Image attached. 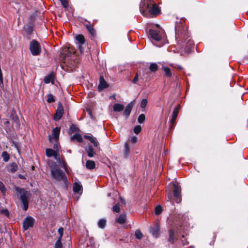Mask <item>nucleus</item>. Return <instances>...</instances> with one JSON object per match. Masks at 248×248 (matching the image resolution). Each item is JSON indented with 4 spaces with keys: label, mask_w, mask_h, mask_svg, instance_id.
I'll return each instance as SVG.
<instances>
[{
    "label": "nucleus",
    "mask_w": 248,
    "mask_h": 248,
    "mask_svg": "<svg viewBox=\"0 0 248 248\" xmlns=\"http://www.w3.org/2000/svg\"><path fill=\"white\" fill-rule=\"evenodd\" d=\"M162 211V209L161 206L158 205L155 208V213L157 215H159Z\"/></svg>",
    "instance_id": "obj_39"
},
{
    "label": "nucleus",
    "mask_w": 248,
    "mask_h": 248,
    "mask_svg": "<svg viewBox=\"0 0 248 248\" xmlns=\"http://www.w3.org/2000/svg\"><path fill=\"white\" fill-rule=\"evenodd\" d=\"M60 0L61 2L62 6L66 8L68 6V2L67 0Z\"/></svg>",
    "instance_id": "obj_43"
},
{
    "label": "nucleus",
    "mask_w": 248,
    "mask_h": 248,
    "mask_svg": "<svg viewBox=\"0 0 248 248\" xmlns=\"http://www.w3.org/2000/svg\"><path fill=\"white\" fill-rule=\"evenodd\" d=\"M54 158L56 159V160L57 161V162L58 164V165L60 167H61L62 168H65V163L64 160L62 159V158H61L60 157L59 153L58 154L55 155V157H54Z\"/></svg>",
    "instance_id": "obj_12"
},
{
    "label": "nucleus",
    "mask_w": 248,
    "mask_h": 248,
    "mask_svg": "<svg viewBox=\"0 0 248 248\" xmlns=\"http://www.w3.org/2000/svg\"><path fill=\"white\" fill-rule=\"evenodd\" d=\"M141 130V127L140 125H138L136 126L134 128V132L136 134H138L140 133Z\"/></svg>",
    "instance_id": "obj_38"
},
{
    "label": "nucleus",
    "mask_w": 248,
    "mask_h": 248,
    "mask_svg": "<svg viewBox=\"0 0 248 248\" xmlns=\"http://www.w3.org/2000/svg\"><path fill=\"white\" fill-rule=\"evenodd\" d=\"M106 225V220L105 219H101L98 221V227L101 229L105 228Z\"/></svg>",
    "instance_id": "obj_28"
},
{
    "label": "nucleus",
    "mask_w": 248,
    "mask_h": 248,
    "mask_svg": "<svg viewBox=\"0 0 248 248\" xmlns=\"http://www.w3.org/2000/svg\"><path fill=\"white\" fill-rule=\"evenodd\" d=\"M171 197V194H170V195H168V200L167 201H169L170 200V197Z\"/></svg>",
    "instance_id": "obj_54"
},
{
    "label": "nucleus",
    "mask_w": 248,
    "mask_h": 248,
    "mask_svg": "<svg viewBox=\"0 0 248 248\" xmlns=\"http://www.w3.org/2000/svg\"><path fill=\"white\" fill-rule=\"evenodd\" d=\"M130 141L133 143H136L138 141V138L136 136L132 137L130 140Z\"/></svg>",
    "instance_id": "obj_48"
},
{
    "label": "nucleus",
    "mask_w": 248,
    "mask_h": 248,
    "mask_svg": "<svg viewBox=\"0 0 248 248\" xmlns=\"http://www.w3.org/2000/svg\"><path fill=\"white\" fill-rule=\"evenodd\" d=\"M147 103H148V101L146 99H143L141 100V103H140L141 108H144L146 106Z\"/></svg>",
    "instance_id": "obj_42"
},
{
    "label": "nucleus",
    "mask_w": 248,
    "mask_h": 248,
    "mask_svg": "<svg viewBox=\"0 0 248 248\" xmlns=\"http://www.w3.org/2000/svg\"><path fill=\"white\" fill-rule=\"evenodd\" d=\"M76 39L81 45H82L85 43V38L82 35H78L76 36Z\"/></svg>",
    "instance_id": "obj_29"
},
{
    "label": "nucleus",
    "mask_w": 248,
    "mask_h": 248,
    "mask_svg": "<svg viewBox=\"0 0 248 248\" xmlns=\"http://www.w3.org/2000/svg\"><path fill=\"white\" fill-rule=\"evenodd\" d=\"M53 75H50L49 76L46 77L45 78L44 80L46 83L48 84V83H50V82H51L53 80Z\"/></svg>",
    "instance_id": "obj_31"
},
{
    "label": "nucleus",
    "mask_w": 248,
    "mask_h": 248,
    "mask_svg": "<svg viewBox=\"0 0 248 248\" xmlns=\"http://www.w3.org/2000/svg\"><path fill=\"white\" fill-rule=\"evenodd\" d=\"M1 156L3 158V160L5 162H7L10 159V155L6 151H4L1 154Z\"/></svg>",
    "instance_id": "obj_27"
},
{
    "label": "nucleus",
    "mask_w": 248,
    "mask_h": 248,
    "mask_svg": "<svg viewBox=\"0 0 248 248\" xmlns=\"http://www.w3.org/2000/svg\"><path fill=\"white\" fill-rule=\"evenodd\" d=\"M180 108V105H178V106L175 108L172 112V115L171 117V119L170 120V123L173 124L175 123V120L177 117L179 109Z\"/></svg>",
    "instance_id": "obj_11"
},
{
    "label": "nucleus",
    "mask_w": 248,
    "mask_h": 248,
    "mask_svg": "<svg viewBox=\"0 0 248 248\" xmlns=\"http://www.w3.org/2000/svg\"><path fill=\"white\" fill-rule=\"evenodd\" d=\"M145 115L143 114H141L139 116L138 121L140 124H142L145 121Z\"/></svg>",
    "instance_id": "obj_36"
},
{
    "label": "nucleus",
    "mask_w": 248,
    "mask_h": 248,
    "mask_svg": "<svg viewBox=\"0 0 248 248\" xmlns=\"http://www.w3.org/2000/svg\"><path fill=\"white\" fill-rule=\"evenodd\" d=\"M34 219L31 216L27 217L23 221V229L27 230L30 227H32L34 224Z\"/></svg>",
    "instance_id": "obj_5"
},
{
    "label": "nucleus",
    "mask_w": 248,
    "mask_h": 248,
    "mask_svg": "<svg viewBox=\"0 0 248 248\" xmlns=\"http://www.w3.org/2000/svg\"><path fill=\"white\" fill-rule=\"evenodd\" d=\"M55 143H54V146H53L54 151H57L58 152H59V147H58V144L57 143V141H56V140H55Z\"/></svg>",
    "instance_id": "obj_49"
},
{
    "label": "nucleus",
    "mask_w": 248,
    "mask_h": 248,
    "mask_svg": "<svg viewBox=\"0 0 248 248\" xmlns=\"http://www.w3.org/2000/svg\"><path fill=\"white\" fill-rule=\"evenodd\" d=\"M138 80V74H136L133 80V83H137V81Z\"/></svg>",
    "instance_id": "obj_50"
},
{
    "label": "nucleus",
    "mask_w": 248,
    "mask_h": 248,
    "mask_svg": "<svg viewBox=\"0 0 248 248\" xmlns=\"http://www.w3.org/2000/svg\"><path fill=\"white\" fill-rule=\"evenodd\" d=\"M187 39V38H186L185 39V41H186Z\"/></svg>",
    "instance_id": "obj_60"
},
{
    "label": "nucleus",
    "mask_w": 248,
    "mask_h": 248,
    "mask_svg": "<svg viewBox=\"0 0 248 248\" xmlns=\"http://www.w3.org/2000/svg\"><path fill=\"white\" fill-rule=\"evenodd\" d=\"M110 195H111V194L110 193L108 194V196H110Z\"/></svg>",
    "instance_id": "obj_59"
},
{
    "label": "nucleus",
    "mask_w": 248,
    "mask_h": 248,
    "mask_svg": "<svg viewBox=\"0 0 248 248\" xmlns=\"http://www.w3.org/2000/svg\"><path fill=\"white\" fill-rule=\"evenodd\" d=\"M61 239L58 238L55 244V248H62V243L61 242Z\"/></svg>",
    "instance_id": "obj_35"
},
{
    "label": "nucleus",
    "mask_w": 248,
    "mask_h": 248,
    "mask_svg": "<svg viewBox=\"0 0 248 248\" xmlns=\"http://www.w3.org/2000/svg\"><path fill=\"white\" fill-rule=\"evenodd\" d=\"M61 127H56L52 130V135L49 136L50 142H52L53 140L57 141L59 139Z\"/></svg>",
    "instance_id": "obj_6"
},
{
    "label": "nucleus",
    "mask_w": 248,
    "mask_h": 248,
    "mask_svg": "<svg viewBox=\"0 0 248 248\" xmlns=\"http://www.w3.org/2000/svg\"><path fill=\"white\" fill-rule=\"evenodd\" d=\"M130 154V149L129 146L127 143H125L124 145V156L126 158Z\"/></svg>",
    "instance_id": "obj_23"
},
{
    "label": "nucleus",
    "mask_w": 248,
    "mask_h": 248,
    "mask_svg": "<svg viewBox=\"0 0 248 248\" xmlns=\"http://www.w3.org/2000/svg\"><path fill=\"white\" fill-rule=\"evenodd\" d=\"M63 108L62 106L58 107L57 109L56 116L54 117V119L56 121L60 120L62 116Z\"/></svg>",
    "instance_id": "obj_15"
},
{
    "label": "nucleus",
    "mask_w": 248,
    "mask_h": 248,
    "mask_svg": "<svg viewBox=\"0 0 248 248\" xmlns=\"http://www.w3.org/2000/svg\"><path fill=\"white\" fill-rule=\"evenodd\" d=\"M184 34H185V35H184V37H185V36H186V31H184Z\"/></svg>",
    "instance_id": "obj_56"
},
{
    "label": "nucleus",
    "mask_w": 248,
    "mask_h": 248,
    "mask_svg": "<svg viewBox=\"0 0 248 248\" xmlns=\"http://www.w3.org/2000/svg\"><path fill=\"white\" fill-rule=\"evenodd\" d=\"M188 41H190V39H188V40H187V42H188Z\"/></svg>",
    "instance_id": "obj_61"
},
{
    "label": "nucleus",
    "mask_w": 248,
    "mask_h": 248,
    "mask_svg": "<svg viewBox=\"0 0 248 248\" xmlns=\"http://www.w3.org/2000/svg\"><path fill=\"white\" fill-rule=\"evenodd\" d=\"M120 200H121V202H122L123 204H125V200H124V198H120Z\"/></svg>",
    "instance_id": "obj_53"
},
{
    "label": "nucleus",
    "mask_w": 248,
    "mask_h": 248,
    "mask_svg": "<svg viewBox=\"0 0 248 248\" xmlns=\"http://www.w3.org/2000/svg\"><path fill=\"white\" fill-rule=\"evenodd\" d=\"M76 140L78 142H81L82 141V137L80 134H76L71 138V140Z\"/></svg>",
    "instance_id": "obj_24"
},
{
    "label": "nucleus",
    "mask_w": 248,
    "mask_h": 248,
    "mask_svg": "<svg viewBox=\"0 0 248 248\" xmlns=\"http://www.w3.org/2000/svg\"><path fill=\"white\" fill-rule=\"evenodd\" d=\"M108 85L107 83L105 81L104 78L103 77L101 76L99 78V84L98 86V88L99 90H100V91L104 89L105 88H106L107 87H108Z\"/></svg>",
    "instance_id": "obj_9"
},
{
    "label": "nucleus",
    "mask_w": 248,
    "mask_h": 248,
    "mask_svg": "<svg viewBox=\"0 0 248 248\" xmlns=\"http://www.w3.org/2000/svg\"><path fill=\"white\" fill-rule=\"evenodd\" d=\"M173 185V195L175 198V202L177 203H179L181 201V198L180 197V188L178 185L176 184H174Z\"/></svg>",
    "instance_id": "obj_8"
},
{
    "label": "nucleus",
    "mask_w": 248,
    "mask_h": 248,
    "mask_svg": "<svg viewBox=\"0 0 248 248\" xmlns=\"http://www.w3.org/2000/svg\"><path fill=\"white\" fill-rule=\"evenodd\" d=\"M162 45H163V43H161V44H160H160H159V45H157V46H162Z\"/></svg>",
    "instance_id": "obj_57"
},
{
    "label": "nucleus",
    "mask_w": 248,
    "mask_h": 248,
    "mask_svg": "<svg viewBox=\"0 0 248 248\" xmlns=\"http://www.w3.org/2000/svg\"><path fill=\"white\" fill-rule=\"evenodd\" d=\"M124 108V106L121 104L115 103L113 106V109L115 112H120L123 110Z\"/></svg>",
    "instance_id": "obj_18"
},
{
    "label": "nucleus",
    "mask_w": 248,
    "mask_h": 248,
    "mask_svg": "<svg viewBox=\"0 0 248 248\" xmlns=\"http://www.w3.org/2000/svg\"><path fill=\"white\" fill-rule=\"evenodd\" d=\"M152 3L148 0H141L140 5V9L142 15H144V12L150 9V5Z\"/></svg>",
    "instance_id": "obj_7"
},
{
    "label": "nucleus",
    "mask_w": 248,
    "mask_h": 248,
    "mask_svg": "<svg viewBox=\"0 0 248 248\" xmlns=\"http://www.w3.org/2000/svg\"><path fill=\"white\" fill-rule=\"evenodd\" d=\"M112 211L114 212L118 213L120 212V206L119 204H116L115 205L113 206L112 207Z\"/></svg>",
    "instance_id": "obj_41"
},
{
    "label": "nucleus",
    "mask_w": 248,
    "mask_h": 248,
    "mask_svg": "<svg viewBox=\"0 0 248 248\" xmlns=\"http://www.w3.org/2000/svg\"><path fill=\"white\" fill-rule=\"evenodd\" d=\"M150 232L152 234V235L157 238L159 236V228L158 226H155V228L151 227L150 230Z\"/></svg>",
    "instance_id": "obj_14"
},
{
    "label": "nucleus",
    "mask_w": 248,
    "mask_h": 248,
    "mask_svg": "<svg viewBox=\"0 0 248 248\" xmlns=\"http://www.w3.org/2000/svg\"><path fill=\"white\" fill-rule=\"evenodd\" d=\"M133 106V102H131L129 103L125 108L124 111V115L127 117L130 114L131 109Z\"/></svg>",
    "instance_id": "obj_10"
},
{
    "label": "nucleus",
    "mask_w": 248,
    "mask_h": 248,
    "mask_svg": "<svg viewBox=\"0 0 248 248\" xmlns=\"http://www.w3.org/2000/svg\"><path fill=\"white\" fill-rule=\"evenodd\" d=\"M149 69L152 72H155L158 69V66L155 63H152L150 65Z\"/></svg>",
    "instance_id": "obj_30"
},
{
    "label": "nucleus",
    "mask_w": 248,
    "mask_h": 248,
    "mask_svg": "<svg viewBox=\"0 0 248 248\" xmlns=\"http://www.w3.org/2000/svg\"><path fill=\"white\" fill-rule=\"evenodd\" d=\"M46 155L47 157L53 156L54 158L55 157V155L59 153L57 151H54L51 149H46Z\"/></svg>",
    "instance_id": "obj_17"
},
{
    "label": "nucleus",
    "mask_w": 248,
    "mask_h": 248,
    "mask_svg": "<svg viewBox=\"0 0 248 248\" xmlns=\"http://www.w3.org/2000/svg\"><path fill=\"white\" fill-rule=\"evenodd\" d=\"M55 99L52 94H49L47 95V101L48 103H52L54 102Z\"/></svg>",
    "instance_id": "obj_40"
},
{
    "label": "nucleus",
    "mask_w": 248,
    "mask_h": 248,
    "mask_svg": "<svg viewBox=\"0 0 248 248\" xmlns=\"http://www.w3.org/2000/svg\"><path fill=\"white\" fill-rule=\"evenodd\" d=\"M95 162L91 160H87L86 163V167L87 169L92 170L95 168Z\"/></svg>",
    "instance_id": "obj_19"
},
{
    "label": "nucleus",
    "mask_w": 248,
    "mask_h": 248,
    "mask_svg": "<svg viewBox=\"0 0 248 248\" xmlns=\"http://www.w3.org/2000/svg\"><path fill=\"white\" fill-rule=\"evenodd\" d=\"M17 169V166L15 163H12L10 164V171L12 172H15Z\"/></svg>",
    "instance_id": "obj_32"
},
{
    "label": "nucleus",
    "mask_w": 248,
    "mask_h": 248,
    "mask_svg": "<svg viewBox=\"0 0 248 248\" xmlns=\"http://www.w3.org/2000/svg\"><path fill=\"white\" fill-rule=\"evenodd\" d=\"M1 214H3L8 217L9 216V213L7 209H4V210H1Z\"/></svg>",
    "instance_id": "obj_46"
},
{
    "label": "nucleus",
    "mask_w": 248,
    "mask_h": 248,
    "mask_svg": "<svg viewBox=\"0 0 248 248\" xmlns=\"http://www.w3.org/2000/svg\"><path fill=\"white\" fill-rule=\"evenodd\" d=\"M162 68L164 71L165 75L167 77L170 78L172 76V73L170 68L167 66H164L162 67Z\"/></svg>",
    "instance_id": "obj_20"
},
{
    "label": "nucleus",
    "mask_w": 248,
    "mask_h": 248,
    "mask_svg": "<svg viewBox=\"0 0 248 248\" xmlns=\"http://www.w3.org/2000/svg\"><path fill=\"white\" fill-rule=\"evenodd\" d=\"M48 164L51 168V174L52 178L56 181L66 182L67 180L65 173L61 170L56 168V164L48 162Z\"/></svg>",
    "instance_id": "obj_1"
},
{
    "label": "nucleus",
    "mask_w": 248,
    "mask_h": 248,
    "mask_svg": "<svg viewBox=\"0 0 248 248\" xmlns=\"http://www.w3.org/2000/svg\"><path fill=\"white\" fill-rule=\"evenodd\" d=\"M58 232L59 233V237L58 238L62 239L63 232V229L62 227L58 229Z\"/></svg>",
    "instance_id": "obj_44"
},
{
    "label": "nucleus",
    "mask_w": 248,
    "mask_h": 248,
    "mask_svg": "<svg viewBox=\"0 0 248 248\" xmlns=\"http://www.w3.org/2000/svg\"><path fill=\"white\" fill-rule=\"evenodd\" d=\"M16 191L20 195V199L23 205V209L26 211L28 208L29 199L30 193L20 187H16Z\"/></svg>",
    "instance_id": "obj_2"
},
{
    "label": "nucleus",
    "mask_w": 248,
    "mask_h": 248,
    "mask_svg": "<svg viewBox=\"0 0 248 248\" xmlns=\"http://www.w3.org/2000/svg\"><path fill=\"white\" fill-rule=\"evenodd\" d=\"M175 37H176V39H178V37H179L180 36V34H179V32L177 31V29H175Z\"/></svg>",
    "instance_id": "obj_51"
},
{
    "label": "nucleus",
    "mask_w": 248,
    "mask_h": 248,
    "mask_svg": "<svg viewBox=\"0 0 248 248\" xmlns=\"http://www.w3.org/2000/svg\"><path fill=\"white\" fill-rule=\"evenodd\" d=\"M0 81H1V82H2V78H1Z\"/></svg>",
    "instance_id": "obj_62"
},
{
    "label": "nucleus",
    "mask_w": 248,
    "mask_h": 248,
    "mask_svg": "<svg viewBox=\"0 0 248 248\" xmlns=\"http://www.w3.org/2000/svg\"><path fill=\"white\" fill-rule=\"evenodd\" d=\"M149 34L151 38L156 42H162L163 37L164 36V31L161 30L151 29L149 31Z\"/></svg>",
    "instance_id": "obj_4"
},
{
    "label": "nucleus",
    "mask_w": 248,
    "mask_h": 248,
    "mask_svg": "<svg viewBox=\"0 0 248 248\" xmlns=\"http://www.w3.org/2000/svg\"><path fill=\"white\" fill-rule=\"evenodd\" d=\"M4 123L5 124H8V123H9V121H4Z\"/></svg>",
    "instance_id": "obj_58"
},
{
    "label": "nucleus",
    "mask_w": 248,
    "mask_h": 248,
    "mask_svg": "<svg viewBox=\"0 0 248 248\" xmlns=\"http://www.w3.org/2000/svg\"><path fill=\"white\" fill-rule=\"evenodd\" d=\"M90 142L93 144V146L95 147H96L99 149H100V148L99 147V143L95 137H93V140H92L91 141H90Z\"/></svg>",
    "instance_id": "obj_34"
},
{
    "label": "nucleus",
    "mask_w": 248,
    "mask_h": 248,
    "mask_svg": "<svg viewBox=\"0 0 248 248\" xmlns=\"http://www.w3.org/2000/svg\"><path fill=\"white\" fill-rule=\"evenodd\" d=\"M149 13L154 15H156L160 13L159 7L155 4H152V7L149 9Z\"/></svg>",
    "instance_id": "obj_13"
},
{
    "label": "nucleus",
    "mask_w": 248,
    "mask_h": 248,
    "mask_svg": "<svg viewBox=\"0 0 248 248\" xmlns=\"http://www.w3.org/2000/svg\"><path fill=\"white\" fill-rule=\"evenodd\" d=\"M32 31V28L31 27H29L28 29V32L29 34H31V32Z\"/></svg>",
    "instance_id": "obj_52"
},
{
    "label": "nucleus",
    "mask_w": 248,
    "mask_h": 248,
    "mask_svg": "<svg viewBox=\"0 0 248 248\" xmlns=\"http://www.w3.org/2000/svg\"><path fill=\"white\" fill-rule=\"evenodd\" d=\"M126 220V216L125 214H121L119 217L117 219L116 221L119 223L123 224L125 223Z\"/></svg>",
    "instance_id": "obj_21"
},
{
    "label": "nucleus",
    "mask_w": 248,
    "mask_h": 248,
    "mask_svg": "<svg viewBox=\"0 0 248 248\" xmlns=\"http://www.w3.org/2000/svg\"><path fill=\"white\" fill-rule=\"evenodd\" d=\"M174 239V232L172 230H170L169 231V240L170 241L173 242Z\"/></svg>",
    "instance_id": "obj_37"
},
{
    "label": "nucleus",
    "mask_w": 248,
    "mask_h": 248,
    "mask_svg": "<svg viewBox=\"0 0 248 248\" xmlns=\"http://www.w3.org/2000/svg\"><path fill=\"white\" fill-rule=\"evenodd\" d=\"M86 27L88 30V31L93 36V37H94L95 35V31L93 29V26L90 24H86Z\"/></svg>",
    "instance_id": "obj_22"
},
{
    "label": "nucleus",
    "mask_w": 248,
    "mask_h": 248,
    "mask_svg": "<svg viewBox=\"0 0 248 248\" xmlns=\"http://www.w3.org/2000/svg\"><path fill=\"white\" fill-rule=\"evenodd\" d=\"M88 248H96L95 244L93 238H89L88 242L87 243Z\"/></svg>",
    "instance_id": "obj_25"
},
{
    "label": "nucleus",
    "mask_w": 248,
    "mask_h": 248,
    "mask_svg": "<svg viewBox=\"0 0 248 248\" xmlns=\"http://www.w3.org/2000/svg\"><path fill=\"white\" fill-rule=\"evenodd\" d=\"M84 138L90 141L92 140H93V136L92 135L89 134L84 135Z\"/></svg>",
    "instance_id": "obj_47"
},
{
    "label": "nucleus",
    "mask_w": 248,
    "mask_h": 248,
    "mask_svg": "<svg viewBox=\"0 0 248 248\" xmlns=\"http://www.w3.org/2000/svg\"><path fill=\"white\" fill-rule=\"evenodd\" d=\"M81 186L78 183H75L73 185V190L74 192L78 193L81 190Z\"/></svg>",
    "instance_id": "obj_26"
},
{
    "label": "nucleus",
    "mask_w": 248,
    "mask_h": 248,
    "mask_svg": "<svg viewBox=\"0 0 248 248\" xmlns=\"http://www.w3.org/2000/svg\"><path fill=\"white\" fill-rule=\"evenodd\" d=\"M6 188L4 187V185L1 183V192L3 195H6Z\"/></svg>",
    "instance_id": "obj_45"
},
{
    "label": "nucleus",
    "mask_w": 248,
    "mask_h": 248,
    "mask_svg": "<svg viewBox=\"0 0 248 248\" xmlns=\"http://www.w3.org/2000/svg\"><path fill=\"white\" fill-rule=\"evenodd\" d=\"M177 68H178V69H182V67L181 66H178L177 67Z\"/></svg>",
    "instance_id": "obj_55"
},
{
    "label": "nucleus",
    "mask_w": 248,
    "mask_h": 248,
    "mask_svg": "<svg viewBox=\"0 0 248 248\" xmlns=\"http://www.w3.org/2000/svg\"><path fill=\"white\" fill-rule=\"evenodd\" d=\"M86 151L87 153L88 156L90 157H92L96 155V153L94 151L92 145L88 146L86 148Z\"/></svg>",
    "instance_id": "obj_16"
},
{
    "label": "nucleus",
    "mask_w": 248,
    "mask_h": 248,
    "mask_svg": "<svg viewBox=\"0 0 248 248\" xmlns=\"http://www.w3.org/2000/svg\"><path fill=\"white\" fill-rule=\"evenodd\" d=\"M29 49L33 56L39 55L41 52V46L36 40H31L30 43Z\"/></svg>",
    "instance_id": "obj_3"
},
{
    "label": "nucleus",
    "mask_w": 248,
    "mask_h": 248,
    "mask_svg": "<svg viewBox=\"0 0 248 248\" xmlns=\"http://www.w3.org/2000/svg\"><path fill=\"white\" fill-rule=\"evenodd\" d=\"M135 235L136 237L138 239H140L143 236L142 232L139 230H137L135 231Z\"/></svg>",
    "instance_id": "obj_33"
}]
</instances>
